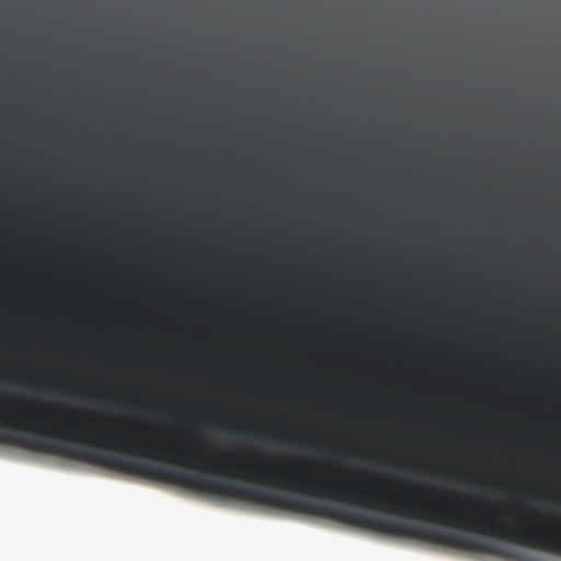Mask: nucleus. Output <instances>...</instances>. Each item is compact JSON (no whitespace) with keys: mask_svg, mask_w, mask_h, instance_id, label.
<instances>
[{"mask_svg":"<svg viewBox=\"0 0 561 561\" xmlns=\"http://www.w3.org/2000/svg\"><path fill=\"white\" fill-rule=\"evenodd\" d=\"M282 330H286V327H282Z\"/></svg>","mask_w":561,"mask_h":561,"instance_id":"nucleus-3","label":"nucleus"},{"mask_svg":"<svg viewBox=\"0 0 561 561\" xmlns=\"http://www.w3.org/2000/svg\"><path fill=\"white\" fill-rule=\"evenodd\" d=\"M291 483L296 490L295 494H289L286 491L289 479L286 470L283 469V512L295 511L307 515H317L381 534L409 536L465 551L507 556L492 548L488 542L462 533L428 528L415 524L408 525L387 517L368 516L325 502V500L339 501L360 507L450 525L508 540L528 549L561 556V533H550L524 525L511 526L493 516H472L453 506L419 502L408 496L385 495L375 489H356L346 482L333 479L321 470H302L295 474Z\"/></svg>","mask_w":561,"mask_h":561,"instance_id":"nucleus-1","label":"nucleus"},{"mask_svg":"<svg viewBox=\"0 0 561 561\" xmlns=\"http://www.w3.org/2000/svg\"><path fill=\"white\" fill-rule=\"evenodd\" d=\"M282 172L285 173L286 172V169H282Z\"/></svg>","mask_w":561,"mask_h":561,"instance_id":"nucleus-2","label":"nucleus"},{"mask_svg":"<svg viewBox=\"0 0 561 561\" xmlns=\"http://www.w3.org/2000/svg\"><path fill=\"white\" fill-rule=\"evenodd\" d=\"M282 425H283V426H285V425H286V423H285V422H283V423H282Z\"/></svg>","mask_w":561,"mask_h":561,"instance_id":"nucleus-5","label":"nucleus"},{"mask_svg":"<svg viewBox=\"0 0 561 561\" xmlns=\"http://www.w3.org/2000/svg\"><path fill=\"white\" fill-rule=\"evenodd\" d=\"M282 373H283V374H285V373H286V370H285V369H283V370H282Z\"/></svg>","mask_w":561,"mask_h":561,"instance_id":"nucleus-4","label":"nucleus"}]
</instances>
